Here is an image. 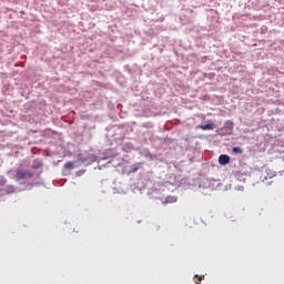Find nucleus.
I'll list each match as a JSON object with an SVG mask.
<instances>
[{
  "label": "nucleus",
  "mask_w": 284,
  "mask_h": 284,
  "mask_svg": "<svg viewBox=\"0 0 284 284\" xmlns=\"http://www.w3.org/2000/svg\"><path fill=\"white\" fill-rule=\"evenodd\" d=\"M32 176H34V174L30 170H26V169L16 170V174H14L16 181H26L28 179H32Z\"/></svg>",
  "instance_id": "obj_1"
},
{
  "label": "nucleus",
  "mask_w": 284,
  "mask_h": 284,
  "mask_svg": "<svg viewBox=\"0 0 284 284\" xmlns=\"http://www.w3.org/2000/svg\"><path fill=\"white\" fill-rule=\"evenodd\" d=\"M232 151L234 154H243V149H241V146H234Z\"/></svg>",
  "instance_id": "obj_6"
},
{
  "label": "nucleus",
  "mask_w": 284,
  "mask_h": 284,
  "mask_svg": "<svg viewBox=\"0 0 284 284\" xmlns=\"http://www.w3.org/2000/svg\"><path fill=\"white\" fill-rule=\"evenodd\" d=\"M200 130H214V126L212 124H202L197 126Z\"/></svg>",
  "instance_id": "obj_4"
},
{
  "label": "nucleus",
  "mask_w": 284,
  "mask_h": 284,
  "mask_svg": "<svg viewBox=\"0 0 284 284\" xmlns=\"http://www.w3.org/2000/svg\"><path fill=\"white\" fill-rule=\"evenodd\" d=\"M41 165H42L41 161L34 160L32 168H33V170H39V168H41Z\"/></svg>",
  "instance_id": "obj_7"
},
{
  "label": "nucleus",
  "mask_w": 284,
  "mask_h": 284,
  "mask_svg": "<svg viewBox=\"0 0 284 284\" xmlns=\"http://www.w3.org/2000/svg\"><path fill=\"white\" fill-rule=\"evenodd\" d=\"M274 176H276V172L265 168L264 169V179L265 181H267V179H274Z\"/></svg>",
  "instance_id": "obj_2"
},
{
  "label": "nucleus",
  "mask_w": 284,
  "mask_h": 284,
  "mask_svg": "<svg viewBox=\"0 0 284 284\" xmlns=\"http://www.w3.org/2000/svg\"><path fill=\"white\" fill-rule=\"evenodd\" d=\"M204 278H205V275H202V276L195 275V276H194V283H195V284H200L201 281H203Z\"/></svg>",
  "instance_id": "obj_5"
},
{
  "label": "nucleus",
  "mask_w": 284,
  "mask_h": 284,
  "mask_svg": "<svg viewBox=\"0 0 284 284\" xmlns=\"http://www.w3.org/2000/svg\"><path fill=\"white\" fill-rule=\"evenodd\" d=\"M74 169V163L72 162H67L64 164V170H73Z\"/></svg>",
  "instance_id": "obj_8"
},
{
  "label": "nucleus",
  "mask_w": 284,
  "mask_h": 284,
  "mask_svg": "<svg viewBox=\"0 0 284 284\" xmlns=\"http://www.w3.org/2000/svg\"><path fill=\"white\" fill-rule=\"evenodd\" d=\"M138 168L133 169V172H136Z\"/></svg>",
  "instance_id": "obj_9"
},
{
  "label": "nucleus",
  "mask_w": 284,
  "mask_h": 284,
  "mask_svg": "<svg viewBox=\"0 0 284 284\" xmlns=\"http://www.w3.org/2000/svg\"><path fill=\"white\" fill-rule=\"evenodd\" d=\"M219 163L220 165H227V163H230V155L227 154L220 155Z\"/></svg>",
  "instance_id": "obj_3"
}]
</instances>
